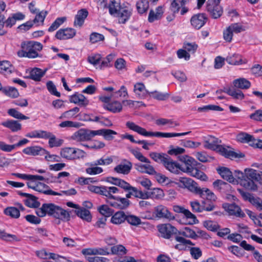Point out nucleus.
<instances>
[{
  "mask_svg": "<svg viewBox=\"0 0 262 262\" xmlns=\"http://www.w3.org/2000/svg\"><path fill=\"white\" fill-rule=\"evenodd\" d=\"M179 181L185 187L191 192L197 194L198 191H199L200 187L198 186L197 183L190 178L181 177Z\"/></svg>",
  "mask_w": 262,
  "mask_h": 262,
  "instance_id": "19",
  "label": "nucleus"
},
{
  "mask_svg": "<svg viewBox=\"0 0 262 262\" xmlns=\"http://www.w3.org/2000/svg\"><path fill=\"white\" fill-rule=\"evenodd\" d=\"M240 246L247 251H253V256L254 258L258 262H262V255L258 251L254 250L255 248L253 246L247 244L246 241H243L240 243Z\"/></svg>",
  "mask_w": 262,
  "mask_h": 262,
  "instance_id": "28",
  "label": "nucleus"
},
{
  "mask_svg": "<svg viewBox=\"0 0 262 262\" xmlns=\"http://www.w3.org/2000/svg\"><path fill=\"white\" fill-rule=\"evenodd\" d=\"M76 215L83 220L90 222L92 220V215L89 210L84 208L79 207L77 210H75Z\"/></svg>",
  "mask_w": 262,
  "mask_h": 262,
  "instance_id": "33",
  "label": "nucleus"
},
{
  "mask_svg": "<svg viewBox=\"0 0 262 262\" xmlns=\"http://www.w3.org/2000/svg\"><path fill=\"white\" fill-rule=\"evenodd\" d=\"M88 189L92 192L104 195L107 198H113V194L119 192V189L115 186L90 185L88 186Z\"/></svg>",
  "mask_w": 262,
  "mask_h": 262,
  "instance_id": "7",
  "label": "nucleus"
},
{
  "mask_svg": "<svg viewBox=\"0 0 262 262\" xmlns=\"http://www.w3.org/2000/svg\"><path fill=\"white\" fill-rule=\"evenodd\" d=\"M150 157L156 162L164 163L168 156L164 153L152 152L149 154Z\"/></svg>",
  "mask_w": 262,
  "mask_h": 262,
  "instance_id": "42",
  "label": "nucleus"
},
{
  "mask_svg": "<svg viewBox=\"0 0 262 262\" xmlns=\"http://www.w3.org/2000/svg\"><path fill=\"white\" fill-rule=\"evenodd\" d=\"M233 84L235 88L241 89H248L251 85L250 82L244 78L234 80L233 81Z\"/></svg>",
  "mask_w": 262,
  "mask_h": 262,
  "instance_id": "35",
  "label": "nucleus"
},
{
  "mask_svg": "<svg viewBox=\"0 0 262 262\" xmlns=\"http://www.w3.org/2000/svg\"><path fill=\"white\" fill-rule=\"evenodd\" d=\"M134 90L135 93L140 97L141 95L144 96L149 93V92L146 90L144 85L142 83H138L135 84Z\"/></svg>",
  "mask_w": 262,
  "mask_h": 262,
  "instance_id": "46",
  "label": "nucleus"
},
{
  "mask_svg": "<svg viewBox=\"0 0 262 262\" xmlns=\"http://www.w3.org/2000/svg\"><path fill=\"white\" fill-rule=\"evenodd\" d=\"M99 212L103 215L104 217H109L113 215L114 211L106 205L100 206L98 209Z\"/></svg>",
  "mask_w": 262,
  "mask_h": 262,
  "instance_id": "51",
  "label": "nucleus"
},
{
  "mask_svg": "<svg viewBox=\"0 0 262 262\" xmlns=\"http://www.w3.org/2000/svg\"><path fill=\"white\" fill-rule=\"evenodd\" d=\"M106 181L123 189L126 192L125 197L128 200L132 196L142 200L148 199L150 198V194L147 191L143 192L139 190L137 188L132 186L129 183L121 179L108 177Z\"/></svg>",
  "mask_w": 262,
  "mask_h": 262,
  "instance_id": "1",
  "label": "nucleus"
},
{
  "mask_svg": "<svg viewBox=\"0 0 262 262\" xmlns=\"http://www.w3.org/2000/svg\"><path fill=\"white\" fill-rule=\"evenodd\" d=\"M222 155L225 156L227 158H243L245 155L242 152H235L232 150H229L225 148L223 146L219 147V150Z\"/></svg>",
  "mask_w": 262,
  "mask_h": 262,
  "instance_id": "31",
  "label": "nucleus"
},
{
  "mask_svg": "<svg viewBox=\"0 0 262 262\" xmlns=\"http://www.w3.org/2000/svg\"><path fill=\"white\" fill-rule=\"evenodd\" d=\"M123 7H124V6H121L120 3L116 0H111L108 7L110 13L114 16H115Z\"/></svg>",
  "mask_w": 262,
  "mask_h": 262,
  "instance_id": "39",
  "label": "nucleus"
},
{
  "mask_svg": "<svg viewBox=\"0 0 262 262\" xmlns=\"http://www.w3.org/2000/svg\"><path fill=\"white\" fill-rule=\"evenodd\" d=\"M8 114L17 119L20 120H27L29 119V117L22 114L19 112L17 111L15 108H10L8 111Z\"/></svg>",
  "mask_w": 262,
  "mask_h": 262,
  "instance_id": "52",
  "label": "nucleus"
},
{
  "mask_svg": "<svg viewBox=\"0 0 262 262\" xmlns=\"http://www.w3.org/2000/svg\"><path fill=\"white\" fill-rule=\"evenodd\" d=\"M227 211L230 215H233L238 217H244L245 213L242 210L241 208L234 203L228 204L227 207H225Z\"/></svg>",
  "mask_w": 262,
  "mask_h": 262,
  "instance_id": "21",
  "label": "nucleus"
},
{
  "mask_svg": "<svg viewBox=\"0 0 262 262\" xmlns=\"http://www.w3.org/2000/svg\"><path fill=\"white\" fill-rule=\"evenodd\" d=\"M132 154L140 161L150 163L149 160L145 157L138 150L132 149L130 150Z\"/></svg>",
  "mask_w": 262,
  "mask_h": 262,
  "instance_id": "60",
  "label": "nucleus"
},
{
  "mask_svg": "<svg viewBox=\"0 0 262 262\" xmlns=\"http://www.w3.org/2000/svg\"><path fill=\"white\" fill-rule=\"evenodd\" d=\"M5 213L13 218H18L20 216L19 210L14 207H7L4 210Z\"/></svg>",
  "mask_w": 262,
  "mask_h": 262,
  "instance_id": "48",
  "label": "nucleus"
},
{
  "mask_svg": "<svg viewBox=\"0 0 262 262\" xmlns=\"http://www.w3.org/2000/svg\"><path fill=\"white\" fill-rule=\"evenodd\" d=\"M111 251L113 254L117 255H124L126 253V249L121 245L114 246L111 248Z\"/></svg>",
  "mask_w": 262,
  "mask_h": 262,
  "instance_id": "58",
  "label": "nucleus"
},
{
  "mask_svg": "<svg viewBox=\"0 0 262 262\" xmlns=\"http://www.w3.org/2000/svg\"><path fill=\"white\" fill-rule=\"evenodd\" d=\"M88 13V11L85 9L79 10L75 16L74 26L81 27L83 25L85 19L87 17Z\"/></svg>",
  "mask_w": 262,
  "mask_h": 262,
  "instance_id": "23",
  "label": "nucleus"
},
{
  "mask_svg": "<svg viewBox=\"0 0 262 262\" xmlns=\"http://www.w3.org/2000/svg\"><path fill=\"white\" fill-rule=\"evenodd\" d=\"M148 95L152 96L154 98L159 100H165L168 97V94H163L157 91L149 92Z\"/></svg>",
  "mask_w": 262,
  "mask_h": 262,
  "instance_id": "62",
  "label": "nucleus"
},
{
  "mask_svg": "<svg viewBox=\"0 0 262 262\" xmlns=\"http://www.w3.org/2000/svg\"><path fill=\"white\" fill-rule=\"evenodd\" d=\"M156 216L159 218H164L169 221L174 220V216L168 210L167 208L162 205L157 206L155 208Z\"/></svg>",
  "mask_w": 262,
  "mask_h": 262,
  "instance_id": "12",
  "label": "nucleus"
},
{
  "mask_svg": "<svg viewBox=\"0 0 262 262\" xmlns=\"http://www.w3.org/2000/svg\"><path fill=\"white\" fill-rule=\"evenodd\" d=\"M126 125L130 129L137 132L139 134L145 137H157L161 138H171L175 137H179L189 134L191 132L182 133H162V132H148L145 128L136 124L132 122H126Z\"/></svg>",
  "mask_w": 262,
  "mask_h": 262,
  "instance_id": "3",
  "label": "nucleus"
},
{
  "mask_svg": "<svg viewBox=\"0 0 262 262\" xmlns=\"http://www.w3.org/2000/svg\"><path fill=\"white\" fill-rule=\"evenodd\" d=\"M180 160L185 163V168L182 169L183 172H186L201 180L205 181L207 180V177L206 175L194 167L196 165L197 162L193 158L188 156H183Z\"/></svg>",
  "mask_w": 262,
  "mask_h": 262,
  "instance_id": "4",
  "label": "nucleus"
},
{
  "mask_svg": "<svg viewBox=\"0 0 262 262\" xmlns=\"http://www.w3.org/2000/svg\"><path fill=\"white\" fill-rule=\"evenodd\" d=\"M207 17L204 13H199L193 15L190 20L192 26L196 29L202 28L206 23Z\"/></svg>",
  "mask_w": 262,
  "mask_h": 262,
  "instance_id": "15",
  "label": "nucleus"
},
{
  "mask_svg": "<svg viewBox=\"0 0 262 262\" xmlns=\"http://www.w3.org/2000/svg\"><path fill=\"white\" fill-rule=\"evenodd\" d=\"M37 255L44 259H53L54 260L56 259L57 257H58V256L56 255L54 253H48L47 251L45 250H41L39 251L36 252Z\"/></svg>",
  "mask_w": 262,
  "mask_h": 262,
  "instance_id": "43",
  "label": "nucleus"
},
{
  "mask_svg": "<svg viewBox=\"0 0 262 262\" xmlns=\"http://www.w3.org/2000/svg\"><path fill=\"white\" fill-rule=\"evenodd\" d=\"M158 230L161 236L166 239H169L173 234H177L178 230L170 224H164L158 226Z\"/></svg>",
  "mask_w": 262,
  "mask_h": 262,
  "instance_id": "11",
  "label": "nucleus"
},
{
  "mask_svg": "<svg viewBox=\"0 0 262 262\" xmlns=\"http://www.w3.org/2000/svg\"><path fill=\"white\" fill-rule=\"evenodd\" d=\"M117 134V132L109 129H101L96 130V135H102L107 140H113L114 139L113 135Z\"/></svg>",
  "mask_w": 262,
  "mask_h": 262,
  "instance_id": "38",
  "label": "nucleus"
},
{
  "mask_svg": "<svg viewBox=\"0 0 262 262\" xmlns=\"http://www.w3.org/2000/svg\"><path fill=\"white\" fill-rule=\"evenodd\" d=\"M104 39V37L102 34L96 32L92 33L90 36V41L92 43H96Z\"/></svg>",
  "mask_w": 262,
  "mask_h": 262,
  "instance_id": "63",
  "label": "nucleus"
},
{
  "mask_svg": "<svg viewBox=\"0 0 262 262\" xmlns=\"http://www.w3.org/2000/svg\"><path fill=\"white\" fill-rule=\"evenodd\" d=\"M69 101L71 103L83 107H85L89 103V100L83 95L78 92H76L74 94L71 96Z\"/></svg>",
  "mask_w": 262,
  "mask_h": 262,
  "instance_id": "18",
  "label": "nucleus"
},
{
  "mask_svg": "<svg viewBox=\"0 0 262 262\" xmlns=\"http://www.w3.org/2000/svg\"><path fill=\"white\" fill-rule=\"evenodd\" d=\"M107 202L110 206L120 210L127 208L130 205V201L126 197H116L113 195V198H108Z\"/></svg>",
  "mask_w": 262,
  "mask_h": 262,
  "instance_id": "9",
  "label": "nucleus"
},
{
  "mask_svg": "<svg viewBox=\"0 0 262 262\" xmlns=\"http://www.w3.org/2000/svg\"><path fill=\"white\" fill-rule=\"evenodd\" d=\"M113 159L111 157H107L105 159L101 158L93 163H89L86 165L88 166H97L109 165L113 162Z\"/></svg>",
  "mask_w": 262,
  "mask_h": 262,
  "instance_id": "47",
  "label": "nucleus"
},
{
  "mask_svg": "<svg viewBox=\"0 0 262 262\" xmlns=\"http://www.w3.org/2000/svg\"><path fill=\"white\" fill-rule=\"evenodd\" d=\"M254 138L252 135L245 132H241L236 136L237 141L243 143H249L250 145V143H252Z\"/></svg>",
  "mask_w": 262,
  "mask_h": 262,
  "instance_id": "36",
  "label": "nucleus"
},
{
  "mask_svg": "<svg viewBox=\"0 0 262 262\" xmlns=\"http://www.w3.org/2000/svg\"><path fill=\"white\" fill-rule=\"evenodd\" d=\"M12 66L8 61H3L0 62V73H11Z\"/></svg>",
  "mask_w": 262,
  "mask_h": 262,
  "instance_id": "55",
  "label": "nucleus"
},
{
  "mask_svg": "<svg viewBox=\"0 0 262 262\" xmlns=\"http://www.w3.org/2000/svg\"><path fill=\"white\" fill-rule=\"evenodd\" d=\"M48 139H49V144L50 147L60 146L62 144L63 142V140L62 139L57 140L55 136L52 133L50 135V137Z\"/></svg>",
  "mask_w": 262,
  "mask_h": 262,
  "instance_id": "53",
  "label": "nucleus"
},
{
  "mask_svg": "<svg viewBox=\"0 0 262 262\" xmlns=\"http://www.w3.org/2000/svg\"><path fill=\"white\" fill-rule=\"evenodd\" d=\"M218 173L225 180L231 183L234 181V178L230 169L225 167H221L217 169Z\"/></svg>",
  "mask_w": 262,
  "mask_h": 262,
  "instance_id": "26",
  "label": "nucleus"
},
{
  "mask_svg": "<svg viewBox=\"0 0 262 262\" xmlns=\"http://www.w3.org/2000/svg\"><path fill=\"white\" fill-rule=\"evenodd\" d=\"M237 190L245 200L248 201L255 207L256 206L257 203L260 199V198L257 197L255 198L252 194L248 192L245 191L243 189H238Z\"/></svg>",
  "mask_w": 262,
  "mask_h": 262,
  "instance_id": "30",
  "label": "nucleus"
},
{
  "mask_svg": "<svg viewBox=\"0 0 262 262\" xmlns=\"http://www.w3.org/2000/svg\"><path fill=\"white\" fill-rule=\"evenodd\" d=\"M163 165L166 169L176 174L179 173L180 170L182 171V169L185 168V164L183 167H181L179 164L173 161L169 156Z\"/></svg>",
  "mask_w": 262,
  "mask_h": 262,
  "instance_id": "16",
  "label": "nucleus"
},
{
  "mask_svg": "<svg viewBox=\"0 0 262 262\" xmlns=\"http://www.w3.org/2000/svg\"><path fill=\"white\" fill-rule=\"evenodd\" d=\"M183 48L188 52L194 53L198 48V45L194 43L184 42Z\"/></svg>",
  "mask_w": 262,
  "mask_h": 262,
  "instance_id": "64",
  "label": "nucleus"
},
{
  "mask_svg": "<svg viewBox=\"0 0 262 262\" xmlns=\"http://www.w3.org/2000/svg\"><path fill=\"white\" fill-rule=\"evenodd\" d=\"M36 213L39 217H43L47 214L62 221L70 220V213L68 211L53 203L43 204L40 208L36 210Z\"/></svg>",
  "mask_w": 262,
  "mask_h": 262,
  "instance_id": "2",
  "label": "nucleus"
},
{
  "mask_svg": "<svg viewBox=\"0 0 262 262\" xmlns=\"http://www.w3.org/2000/svg\"><path fill=\"white\" fill-rule=\"evenodd\" d=\"M173 210L176 212L184 214L187 219H190V221L189 222V224L192 225L198 222L196 216L189 210L184 208L183 207L174 205L173 207Z\"/></svg>",
  "mask_w": 262,
  "mask_h": 262,
  "instance_id": "17",
  "label": "nucleus"
},
{
  "mask_svg": "<svg viewBox=\"0 0 262 262\" xmlns=\"http://www.w3.org/2000/svg\"><path fill=\"white\" fill-rule=\"evenodd\" d=\"M148 7V2L147 0H140L136 4L137 9L140 14H143L146 12Z\"/></svg>",
  "mask_w": 262,
  "mask_h": 262,
  "instance_id": "45",
  "label": "nucleus"
},
{
  "mask_svg": "<svg viewBox=\"0 0 262 262\" xmlns=\"http://www.w3.org/2000/svg\"><path fill=\"white\" fill-rule=\"evenodd\" d=\"M128 96L126 88L122 85L120 90L112 93V97L114 99H117L119 97H125Z\"/></svg>",
  "mask_w": 262,
  "mask_h": 262,
  "instance_id": "54",
  "label": "nucleus"
},
{
  "mask_svg": "<svg viewBox=\"0 0 262 262\" xmlns=\"http://www.w3.org/2000/svg\"><path fill=\"white\" fill-rule=\"evenodd\" d=\"M132 14V9L127 6H124L115 15L118 18L120 24H125L130 18Z\"/></svg>",
  "mask_w": 262,
  "mask_h": 262,
  "instance_id": "14",
  "label": "nucleus"
},
{
  "mask_svg": "<svg viewBox=\"0 0 262 262\" xmlns=\"http://www.w3.org/2000/svg\"><path fill=\"white\" fill-rule=\"evenodd\" d=\"M23 151L26 155L33 156L38 155L43 156L45 155V153H47L46 150L45 149L38 146L26 147L23 149Z\"/></svg>",
  "mask_w": 262,
  "mask_h": 262,
  "instance_id": "22",
  "label": "nucleus"
},
{
  "mask_svg": "<svg viewBox=\"0 0 262 262\" xmlns=\"http://www.w3.org/2000/svg\"><path fill=\"white\" fill-rule=\"evenodd\" d=\"M2 125L9 129L13 132H16L21 129V124L17 121L14 120H8L3 122Z\"/></svg>",
  "mask_w": 262,
  "mask_h": 262,
  "instance_id": "25",
  "label": "nucleus"
},
{
  "mask_svg": "<svg viewBox=\"0 0 262 262\" xmlns=\"http://www.w3.org/2000/svg\"><path fill=\"white\" fill-rule=\"evenodd\" d=\"M22 50L17 52V55L20 57H26L29 58H34L39 56L38 51L42 49V45L38 42L30 41L21 44Z\"/></svg>",
  "mask_w": 262,
  "mask_h": 262,
  "instance_id": "5",
  "label": "nucleus"
},
{
  "mask_svg": "<svg viewBox=\"0 0 262 262\" xmlns=\"http://www.w3.org/2000/svg\"><path fill=\"white\" fill-rule=\"evenodd\" d=\"M45 72L46 71H43L40 69L34 68L31 71L29 78L35 81H40Z\"/></svg>",
  "mask_w": 262,
  "mask_h": 262,
  "instance_id": "40",
  "label": "nucleus"
},
{
  "mask_svg": "<svg viewBox=\"0 0 262 262\" xmlns=\"http://www.w3.org/2000/svg\"><path fill=\"white\" fill-rule=\"evenodd\" d=\"M75 148L66 147L61 149L60 155L63 158L68 160H73Z\"/></svg>",
  "mask_w": 262,
  "mask_h": 262,
  "instance_id": "44",
  "label": "nucleus"
},
{
  "mask_svg": "<svg viewBox=\"0 0 262 262\" xmlns=\"http://www.w3.org/2000/svg\"><path fill=\"white\" fill-rule=\"evenodd\" d=\"M85 169V172L90 175H95L101 173L103 172V169L97 166H89Z\"/></svg>",
  "mask_w": 262,
  "mask_h": 262,
  "instance_id": "59",
  "label": "nucleus"
},
{
  "mask_svg": "<svg viewBox=\"0 0 262 262\" xmlns=\"http://www.w3.org/2000/svg\"><path fill=\"white\" fill-rule=\"evenodd\" d=\"M1 91L6 95L13 98H16L19 95L17 90L14 87L2 88Z\"/></svg>",
  "mask_w": 262,
  "mask_h": 262,
  "instance_id": "49",
  "label": "nucleus"
},
{
  "mask_svg": "<svg viewBox=\"0 0 262 262\" xmlns=\"http://www.w3.org/2000/svg\"><path fill=\"white\" fill-rule=\"evenodd\" d=\"M18 194L21 196L28 198V199L26 201V203L28 206L33 207H38L39 203L37 201V198L34 195L20 191H18Z\"/></svg>",
  "mask_w": 262,
  "mask_h": 262,
  "instance_id": "29",
  "label": "nucleus"
},
{
  "mask_svg": "<svg viewBox=\"0 0 262 262\" xmlns=\"http://www.w3.org/2000/svg\"><path fill=\"white\" fill-rule=\"evenodd\" d=\"M226 60L229 64L232 65H238L243 63L242 56L237 54L227 56Z\"/></svg>",
  "mask_w": 262,
  "mask_h": 262,
  "instance_id": "41",
  "label": "nucleus"
},
{
  "mask_svg": "<svg viewBox=\"0 0 262 262\" xmlns=\"http://www.w3.org/2000/svg\"><path fill=\"white\" fill-rule=\"evenodd\" d=\"M246 179L243 180L241 184L245 188L255 191L257 189L254 181H259L262 178V171H257L252 168L245 169Z\"/></svg>",
  "mask_w": 262,
  "mask_h": 262,
  "instance_id": "6",
  "label": "nucleus"
},
{
  "mask_svg": "<svg viewBox=\"0 0 262 262\" xmlns=\"http://www.w3.org/2000/svg\"><path fill=\"white\" fill-rule=\"evenodd\" d=\"M221 0H208L206 4V10L213 19L220 18L223 13V7L220 5Z\"/></svg>",
  "mask_w": 262,
  "mask_h": 262,
  "instance_id": "8",
  "label": "nucleus"
},
{
  "mask_svg": "<svg viewBox=\"0 0 262 262\" xmlns=\"http://www.w3.org/2000/svg\"><path fill=\"white\" fill-rule=\"evenodd\" d=\"M148 192L150 194L149 198H153L156 199H160L163 198L164 196L163 190L158 188H155L151 192Z\"/></svg>",
  "mask_w": 262,
  "mask_h": 262,
  "instance_id": "57",
  "label": "nucleus"
},
{
  "mask_svg": "<svg viewBox=\"0 0 262 262\" xmlns=\"http://www.w3.org/2000/svg\"><path fill=\"white\" fill-rule=\"evenodd\" d=\"M223 91L235 99L242 100L244 98L243 93L241 90H236L234 88H224Z\"/></svg>",
  "mask_w": 262,
  "mask_h": 262,
  "instance_id": "34",
  "label": "nucleus"
},
{
  "mask_svg": "<svg viewBox=\"0 0 262 262\" xmlns=\"http://www.w3.org/2000/svg\"><path fill=\"white\" fill-rule=\"evenodd\" d=\"M125 161L126 162V164H123L121 163L115 167L114 168V171L123 174H128L132 169L133 164L130 161L126 160H125Z\"/></svg>",
  "mask_w": 262,
  "mask_h": 262,
  "instance_id": "24",
  "label": "nucleus"
},
{
  "mask_svg": "<svg viewBox=\"0 0 262 262\" xmlns=\"http://www.w3.org/2000/svg\"><path fill=\"white\" fill-rule=\"evenodd\" d=\"M96 136V130L81 129L75 132L72 136V138L77 141H85L91 140Z\"/></svg>",
  "mask_w": 262,
  "mask_h": 262,
  "instance_id": "10",
  "label": "nucleus"
},
{
  "mask_svg": "<svg viewBox=\"0 0 262 262\" xmlns=\"http://www.w3.org/2000/svg\"><path fill=\"white\" fill-rule=\"evenodd\" d=\"M0 238L9 242L19 241V239L15 235L6 233L4 231L0 230Z\"/></svg>",
  "mask_w": 262,
  "mask_h": 262,
  "instance_id": "50",
  "label": "nucleus"
},
{
  "mask_svg": "<svg viewBox=\"0 0 262 262\" xmlns=\"http://www.w3.org/2000/svg\"><path fill=\"white\" fill-rule=\"evenodd\" d=\"M126 221L128 224L133 226H138L141 223L140 219L134 215H126Z\"/></svg>",
  "mask_w": 262,
  "mask_h": 262,
  "instance_id": "61",
  "label": "nucleus"
},
{
  "mask_svg": "<svg viewBox=\"0 0 262 262\" xmlns=\"http://www.w3.org/2000/svg\"><path fill=\"white\" fill-rule=\"evenodd\" d=\"M126 215L122 211H119L116 212L112 216L111 222L116 225H119L126 221Z\"/></svg>",
  "mask_w": 262,
  "mask_h": 262,
  "instance_id": "32",
  "label": "nucleus"
},
{
  "mask_svg": "<svg viewBox=\"0 0 262 262\" xmlns=\"http://www.w3.org/2000/svg\"><path fill=\"white\" fill-rule=\"evenodd\" d=\"M103 107L105 109L114 113L120 112L122 110L121 103L117 101L104 105Z\"/></svg>",
  "mask_w": 262,
  "mask_h": 262,
  "instance_id": "37",
  "label": "nucleus"
},
{
  "mask_svg": "<svg viewBox=\"0 0 262 262\" xmlns=\"http://www.w3.org/2000/svg\"><path fill=\"white\" fill-rule=\"evenodd\" d=\"M76 32V30L71 28L60 29L56 32L55 37L59 40L68 39L73 38Z\"/></svg>",
  "mask_w": 262,
  "mask_h": 262,
  "instance_id": "13",
  "label": "nucleus"
},
{
  "mask_svg": "<svg viewBox=\"0 0 262 262\" xmlns=\"http://www.w3.org/2000/svg\"><path fill=\"white\" fill-rule=\"evenodd\" d=\"M197 194H199L202 198H206L207 200L211 202L216 201L217 198L216 195L211 190L207 188H200Z\"/></svg>",
  "mask_w": 262,
  "mask_h": 262,
  "instance_id": "27",
  "label": "nucleus"
},
{
  "mask_svg": "<svg viewBox=\"0 0 262 262\" xmlns=\"http://www.w3.org/2000/svg\"><path fill=\"white\" fill-rule=\"evenodd\" d=\"M66 17H59L57 18L51 25L48 29L49 32H53L58 29L59 26L62 24L66 20Z\"/></svg>",
  "mask_w": 262,
  "mask_h": 262,
  "instance_id": "56",
  "label": "nucleus"
},
{
  "mask_svg": "<svg viewBox=\"0 0 262 262\" xmlns=\"http://www.w3.org/2000/svg\"><path fill=\"white\" fill-rule=\"evenodd\" d=\"M221 142V140H219L218 139L213 136H210L207 140L204 141V146L207 149L219 150V147L222 146L219 145V143Z\"/></svg>",
  "mask_w": 262,
  "mask_h": 262,
  "instance_id": "20",
  "label": "nucleus"
}]
</instances>
